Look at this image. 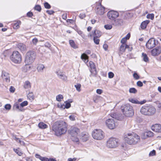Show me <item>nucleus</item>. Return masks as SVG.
<instances>
[{
	"label": "nucleus",
	"instance_id": "79ce46f5",
	"mask_svg": "<svg viewBox=\"0 0 161 161\" xmlns=\"http://www.w3.org/2000/svg\"><path fill=\"white\" fill-rule=\"evenodd\" d=\"M104 28L107 30H110L112 28V26L111 25L107 24L104 25Z\"/></svg>",
	"mask_w": 161,
	"mask_h": 161
},
{
	"label": "nucleus",
	"instance_id": "72a5a7b5",
	"mask_svg": "<svg viewBox=\"0 0 161 161\" xmlns=\"http://www.w3.org/2000/svg\"><path fill=\"white\" fill-rule=\"evenodd\" d=\"M72 102V101L71 100H69L68 102L66 101L65 102V105H64V107L65 108H68L70 107L71 106V104L70 103Z\"/></svg>",
	"mask_w": 161,
	"mask_h": 161
},
{
	"label": "nucleus",
	"instance_id": "ddd939ff",
	"mask_svg": "<svg viewBox=\"0 0 161 161\" xmlns=\"http://www.w3.org/2000/svg\"><path fill=\"white\" fill-rule=\"evenodd\" d=\"M27 104L28 102L27 101H25L21 103L20 105L17 103H15L14 105V107L19 109L20 111H22L24 110L23 107L27 105Z\"/></svg>",
	"mask_w": 161,
	"mask_h": 161
},
{
	"label": "nucleus",
	"instance_id": "1a4fd4ad",
	"mask_svg": "<svg viewBox=\"0 0 161 161\" xmlns=\"http://www.w3.org/2000/svg\"><path fill=\"white\" fill-rule=\"evenodd\" d=\"M118 139L111 137L108 139L107 142L106 146L109 148H115L117 147Z\"/></svg>",
	"mask_w": 161,
	"mask_h": 161
},
{
	"label": "nucleus",
	"instance_id": "f8f14e48",
	"mask_svg": "<svg viewBox=\"0 0 161 161\" xmlns=\"http://www.w3.org/2000/svg\"><path fill=\"white\" fill-rule=\"evenodd\" d=\"M106 125L110 129H113L115 127V122L113 119H109L106 121Z\"/></svg>",
	"mask_w": 161,
	"mask_h": 161
},
{
	"label": "nucleus",
	"instance_id": "20e7f679",
	"mask_svg": "<svg viewBox=\"0 0 161 161\" xmlns=\"http://www.w3.org/2000/svg\"><path fill=\"white\" fill-rule=\"evenodd\" d=\"M140 112L143 114L146 115H152L156 112V108L153 106L146 105L143 106L140 109Z\"/></svg>",
	"mask_w": 161,
	"mask_h": 161
},
{
	"label": "nucleus",
	"instance_id": "0eeeda50",
	"mask_svg": "<svg viewBox=\"0 0 161 161\" xmlns=\"http://www.w3.org/2000/svg\"><path fill=\"white\" fill-rule=\"evenodd\" d=\"M11 60L15 64H20L22 61L21 54L17 51H14L10 57Z\"/></svg>",
	"mask_w": 161,
	"mask_h": 161
},
{
	"label": "nucleus",
	"instance_id": "c85d7f7f",
	"mask_svg": "<svg viewBox=\"0 0 161 161\" xmlns=\"http://www.w3.org/2000/svg\"><path fill=\"white\" fill-rule=\"evenodd\" d=\"M14 151L19 156H21L23 154V153L19 148L17 149L14 148L13 149Z\"/></svg>",
	"mask_w": 161,
	"mask_h": 161
},
{
	"label": "nucleus",
	"instance_id": "603ef678",
	"mask_svg": "<svg viewBox=\"0 0 161 161\" xmlns=\"http://www.w3.org/2000/svg\"><path fill=\"white\" fill-rule=\"evenodd\" d=\"M127 40L126 39V38L123 37L121 40V42L122 44H125V43L126 42Z\"/></svg>",
	"mask_w": 161,
	"mask_h": 161
},
{
	"label": "nucleus",
	"instance_id": "4be33fe9",
	"mask_svg": "<svg viewBox=\"0 0 161 161\" xmlns=\"http://www.w3.org/2000/svg\"><path fill=\"white\" fill-rule=\"evenodd\" d=\"M90 66L91 68L90 71L91 73L95 74L96 73V68L95 65L93 62H89Z\"/></svg>",
	"mask_w": 161,
	"mask_h": 161
},
{
	"label": "nucleus",
	"instance_id": "bf43d9fd",
	"mask_svg": "<svg viewBox=\"0 0 161 161\" xmlns=\"http://www.w3.org/2000/svg\"><path fill=\"white\" fill-rule=\"evenodd\" d=\"M15 89L12 86H11L9 89L10 91L11 92H14L15 91Z\"/></svg>",
	"mask_w": 161,
	"mask_h": 161
},
{
	"label": "nucleus",
	"instance_id": "9d476101",
	"mask_svg": "<svg viewBox=\"0 0 161 161\" xmlns=\"http://www.w3.org/2000/svg\"><path fill=\"white\" fill-rule=\"evenodd\" d=\"M158 43V41L154 38L150 39L147 42L146 46L148 49H152L155 47Z\"/></svg>",
	"mask_w": 161,
	"mask_h": 161
},
{
	"label": "nucleus",
	"instance_id": "dca6fc26",
	"mask_svg": "<svg viewBox=\"0 0 161 161\" xmlns=\"http://www.w3.org/2000/svg\"><path fill=\"white\" fill-rule=\"evenodd\" d=\"M1 76L3 80L6 82L8 83L10 82V78L8 73L3 71L2 72Z\"/></svg>",
	"mask_w": 161,
	"mask_h": 161
},
{
	"label": "nucleus",
	"instance_id": "a19ab883",
	"mask_svg": "<svg viewBox=\"0 0 161 161\" xmlns=\"http://www.w3.org/2000/svg\"><path fill=\"white\" fill-rule=\"evenodd\" d=\"M147 18L150 19H153L154 18V14H148L147 16Z\"/></svg>",
	"mask_w": 161,
	"mask_h": 161
},
{
	"label": "nucleus",
	"instance_id": "a18cd8bd",
	"mask_svg": "<svg viewBox=\"0 0 161 161\" xmlns=\"http://www.w3.org/2000/svg\"><path fill=\"white\" fill-rule=\"evenodd\" d=\"M35 9L36 10L39 12H40L41 10V8L40 6L39 5H36L34 7Z\"/></svg>",
	"mask_w": 161,
	"mask_h": 161
},
{
	"label": "nucleus",
	"instance_id": "2eb2a0df",
	"mask_svg": "<svg viewBox=\"0 0 161 161\" xmlns=\"http://www.w3.org/2000/svg\"><path fill=\"white\" fill-rule=\"evenodd\" d=\"M91 53V51L87 50L85 51V53H84L81 55V58L85 63H86L88 61V57L86 54H90Z\"/></svg>",
	"mask_w": 161,
	"mask_h": 161
},
{
	"label": "nucleus",
	"instance_id": "a878e982",
	"mask_svg": "<svg viewBox=\"0 0 161 161\" xmlns=\"http://www.w3.org/2000/svg\"><path fill=\"white\" fill-rule=\"evenodd\" d=\"M89 135L87 133L83 132L81 134V139L83 141L85 142L88 139Z\"/></svg>",
	"mask_w": 161,
	"mask_h": 161
},
{
	"label": "nucleus",
	"instance_id": "e433bc0d",
	"mask_svg": "<svg viewBox=\"0 0 161 161\" xmlns=\"http://www.w3.org/2000/svg\"><path fill=\"white\" fill-rule=\"evenodd\" d=\"M69 44L73 48H77V46L75 44L74 41L72 40H70L69 41Z\"/></svg>",
	"mask_w": 161,
	"mask_h": 161
},
{
	"label": "nucleus",
	"instance_id": "de8ad7c7",
	"mask_svg": "<svg viewBox=\"0 0 161 161\" xmlns=\"http://www.w3.org/2000/svg\"><path fill=\"white\" fill-rule=\"evenodd\" d=\"M44 6L45 8L47 9H49L51 7L50 5L47 2L44 3Z\"/></svg>",
	"mask_w": 161,
	"mask_h": 161
},
{
	"label": "nucleus",
	"instance_id": "09e8293b",
	"mask_svg": "<svg viewBox=\"0 0 161 161\" xmlns=\"http://www.w3.org/2000/svg\"><path fill=\"white\" fill-rule=\"evenodd\" d=\"M4 108L6 110H9L11 108V106L10 104H7L5 105Z\"/></svg>",
	"mask_w": 161,
	"mask_h": 161
},
{
	"label": "nucleus",
	"instance_id": "412c9836",
	"mask_svg": "<svg viewBox=\"0 0 161 161\" xmlns=\"http://www.w3.org/2000/svg\"><path fill=\"white\" fill-rule=\"evenodd\" d=\"M56 73L60 79L64 80H67V77L62 72L58 70L56 72Z\"/></svg>",
	"mask_w": 161,
	"mask_h": 161
},
{
	"label": "nucleus",
	"instance_id": "6e6552de",
	"mask_svg": "<svg viewBox=\"0 0 161 161\" xmlns=\"http://www.w3.org/2000/svg\"><path fill=\"white\" fill-rule=\"evenodd\" d=\"M93 137L97 140H100L104 137V133L101 129L94 130L92 134Z\"/></svg>",
	"mask_w": 161,
	"mask_h": 161
},
{
	"label": "nucleus",
	"instance_id": "bb28decb",
	"mask_svg": "<svg viewBox=\"0 0 161 161\" xmlns=\"http://www.w3.org/2000/svg\"><path fill=\"white\" fill-rule=\"evenodd\" d=\"M149 21L147 20L142 22L141 25V27L142 29H145L147 27V24L149 23Z\"/></svg>",
	"mask_w": 161,
	"mask_h": 161
},
{
	"label": "nucleus",
	"instance_id": "680f3d73",
	"mask_svg": "<svg viewBox=\"0 0 161 161\" xmlns=\"http://www.w3.org/2000/svg\"><path fill=\"white\" fill-rule=\"evenodd\" d=\"M38 42V40L37 38H34L32 40V42L34 44H36Z\"/></svg>",
	"mask_w": 161,
	"mask_h": 161
},
{
	"label": "nucleus",
	"instance_id": "4468645a",
	"mask_svg": "<svg viewBox=\"0 0 161 161\" xmlns=\"http://www.w3.org/2000/svg\"><path fill=\"white\" fill-rule=\"evenodd\" d=\"M105 8L102 6L101 3H100L96 7V13L99 15L103 14L105 12Z\"/></svg>",
	"mask_w": 161,
	"mask_h": 161
},
{
	"label": "nucleus",
	"instance_id": "37998d69",
	"mask_svg": "<svg viewBox=\"0 0 161 161\" xmlns=\"http://www.w3.org/2000/svg\"><path fill=\"white\" fill-rule=\"evenodd\" d=\"M98 38L96 37H93V41L96 44H98L99 43L100 40L98 39Z\"/></svg>",
	"mask_w": 161,
	"mask_h": 161
},
{
	"label": "nucleus",
	"instance_id": "7c9ffc66",
	"mask_svg": "<svg viewBox=\"0 0 161 161\" xmlns=\"http://www.w3.org/2000/svg\"><path fill=\"white\" fill-rule=\"evenodd\" d=\"M24 87L25 89H29L31 87V84L28 81H25L24 83Z\"/></svg>",
	"mask_w": 161,
	"mask_h": 161
},
{
	"label": "nucleus",
	"instance_id": "6e6d98bb",
	"mask_svg": "<svg viewBox=\"0 0 161 161\" xmlns=\"http://www.w3.org/2000/svg\"><path fill=\"white\" fill-rule=\"evenodd\" d=\"M70 120L74 121L75 120V116L74 115H71L69 117Z\"/></svg>",
	"mask_w": 161,
	"mask_h": 161
},
{
	"label": "nucleus",
	"instance_id": "69168bd1",
	"mask_svg": "<svg viewBox=\"0 0 161 161\" xmlns=\"http://www.w3.org/2000/svg\"><path fill=\"white\" fill-rule=\"evenodd\" d=\"M45 46L46 47H51L50 44L48 42H47L45 43Z\"/></svg>",
	"mask_w": 161,
	"mask_h": 161
},
{
	"label": "nucleus",
	"instance_id": "7ed1b4c3",
	"mask_svg": "<svg viewBox=\"0 0 161 161\" xmlns=\"http://www.w3.org/2000/svg\"><path fill=\"white\" fill-rule=\"evenodd\" d=\"M121 109L123 114L127 117H131L134 114V111L133 107L129 104L122 105Z\"/></svg>",
	"mask_w": 161,
	"mask_h": 161
},
{
	"label": "nucleus",
	"instance_id": "a211bd4d",
	"mask_svg": "<svg viewBox=\"0 0 161 161\" xmlns=\"http://www.w3.org/2000/svg\"><path fill=\"white\" fill-rule=\"evenodd\" d=\"M151 129L157 132H161V125L158 124L153 125L151 127Z\"/></svg>",
	"mask_w": 161,
	"mask_h": 161
},
{
	"label": "nucleus",
	"instance_id": "aec40b11",
	"mask_svg": "<svg viewBox=\"0 0 161 161\" xmlns=\"http://www.w3.org/2000/svg\"><path fill=\"white\" fill-rule=\"evenodd\" d=\"M129 101L135 104H142L144 103H145L146 102V101L144 100L143 101H142L141 102L137 100L135 98H130L129 99Z\"/></svg>",
	"mask_w": 161,
	"mask_h": 161
},
{
	"label": "nucleus",
	"instance_id": "4c0bfd02",
	"mask_svg": "<svg viewBox=\"0 0 161 161\" xmlns=\"http://www.w3.org/2000/svg\"><path fill=\"white\" fill-rule=\"evenodd\" d=\"M63 97L62 95L59 94L56 97V100L58 102H61L63 99Z\"/></svg>",
	"mask_w": 161,
	"mask_h": 161
},
{
	"label": "nucleus",
	"instance_id": "052dcab7",
	"mask_svg": "<svg viewBox=\"0 0 161 161\" xmlns=\"http://www.w3.org/2000/svg\"><path fill=\"white\" fill-rule=\"evenodd\" d=\"M46 12L48 14H53L54 13V12L53 11V10H47V11H46Z\"/></svg>",
	"mask_w": 161,
	"mask_h": 161
},
{
	"label": "nucleus",
	"instance_id": "5701e85b",
	"mask_svg": "<svg viewBox=\"0 0 161 161\" xmlns=\"http://www.w3.org/2000/svg\"><path fill=\"white\" fill-rule=\"evenodd\" d=\"M92 35L91 34L90 35L91 36H93L94 37L99 38L101 36V32L97 30H96L94 31H92Z\"/></svg>",
	"mask_w": 161,
	"mask_h": 161
},
{
	"label": "nucleus",
	"instance_id": "0e129e2a",
	"mask_svg": "<svg viewBox=\"0 0 161 161\" xmlns=\"http://www.w3.org/2000/svg\"><path fill=\"white\" fill-rule=\"evenodd\" d=\"M27 15L28 17H31L33 16V14L32 12H29L27 13Z\"/></svg>",
	"mask_w": 161,
	"mask_h": 161
},
{
	"label": "nucleus",
	"instance_id": "423d86ee",
	"mask_svg": "<svg viewBox=\"0 0 161 161\" xmlns=\"http://www.w3.org/2000/svg\"><path fill=\"white\" fill-rule=\"evenodd\" d=\"M36 54L33 51H30L28 52L25 56V62L28 64L33 63L36 59Z\"/></svg>",
	"mask_w": 161,
	"mask_h": 161
},
{
	"label": "nucleus",
	"instance_id": "5fc2aeb1",
	"mask_svg": "<svg viewBox=\"0 0 161 161\" xmlns=\"http://www.w3.org/2000/svg\"><path fill=\"white\" fill-rule=\"evenodd\" d=\"M86 17V15L85 13H83L80 14L79 15V17L81 19H83L84 18H85Z\"/></svg>",
	"mask_w": 161,
	"mask_h": 161
},
{
	"label": "nucleus",
	"instance_id": "c03bdc74",
	"mask_svg": "<svg viewBox=\"0 0 161 161\" xmlns=\"http://www.w3.org/2000/svg\"><path fill=\"white\" fill-rule=\"evenodd\" d=\"M20 23V21H18L17 23L14 24V29H17L19 27V24Z\"/></svg>",
	"mask_w": 161,
	"mask_h": 161
},
{
	"label": "nucleus",
	"instance_id": "cd10ccee",
	"mask_svg": "<svg viewBox=\"0 0 161 161\" xmlns=\"http://www.w3.org/2000/svg\"><path fill=\"white\" fill-rule=\"evenodd\" d=\"M45 68L44 65L42 64H38L37 69V71L39 72H42L43 71V69Z\"/></svg>",
	"mask_w": 161,
	"mask_h": 161
},
{
	"label": "nucleus",
	"instance_id": "c756f323",
	"mask_svg": "<svg viewBox=\"0 0 161 161\" xmlns=\"http://www.w3.org/2000/svg\"><path fill=\"white\" fill-rule=\"evenodd\" d=\"M38 127L40 129H44L47 127V125L43 122H40L38 124Z\"/></svg>",
	"mask_w": 161,
	"mask_h": 161
},
{
	"label": "nucleus",
	"instance_id": "f03ea898",
	"mask_svg": "<svg viewBox=\"0 0 161 161\" xmlns=\"http://www.w3.org/2000/svg\"><path fill=\"white\" fill-rule=\"evenodd\" d=\"M125 142L130 145H135L140 141V136L134 133H128L124 135Z\"/></svg>",
	"mask_w": 161,
	"mask_h": 161
},
{
	"label": "nucleus",
	"instance_id": "393cba45",
	"mask_svg": "<svg viewBox=\"0 0 161 161\" xmlns=\"http://www.w3.org/2000/svg\"><path fill=\"white\" fill-rule=\"evenodd\" d=\"M17 47L22 52H24L26 50V45L23 43H19L17 45Z\"/></svg>",
	"mask_w": 161,
	"mask_h": 161
},
{
	"label": "nucleus",
	"instance_id": "2f4dec72",
	"mask_svg": "<svg viewBox=\"0 0 161 161\" xmlns=\"http://www.w3.org/2000/svg\"><path fill=\"white\" fill-rule=\"evenodd\" d=\"M128 45L126 44H122L120 47V51L123 52L125 51L127 47H128Z\"/></svg>",
	"mask_w": 161,
	"mask_h": 161
},
{
	"label": "nucleus",
	"instance_id": "3c124183",
	"mask_svg": "<svg viewBox=\"0 0 161 161\" xmlns=\"http://www.w3.org/2000/svg\"><path fill=\"white\" fill-rule=\"evenodd\" d=\"M108 76L109 78H112L114 77V75L113 72H110L108 73Z\"/></svg>",
	"mask_w": 161,
	"mask_h": 161
},
{
	"label": "nucleus",
	"instance_id": "473e14b6",
	"mask_svg": "<svg viewBox=\"0 0 161 161\" xmlns=\"http://www.w3.org/2000/svg\"><path fill=\"white\" fill-rule=\"evenodd\" d=\"M13 139L15 140L17 142H19L21 144H24L23 141H21L19 138H17L16 135H13Z\"/></svg>",
	"mask_w": 161,
	"mask_h": 161
},
{
	"label": "nucleus",
	"instance_id": "ea45409f",
	"mask_svg": "<svg viewBox=\"0 0 161 161\" xmlns=\"http://www.w3.org/2000/svg\"><path fill=\"white\" fill-rule=\"evenodd\" d=\"M129 92L130 93H136L137 92V90L134 88H130Z\"/></svg>",
	"mask_w": 161,
	"mask_h": 161
},
{
	"label": "nucleus",
	"instance_id": "9b49d317",
	"mask_svg": "<svg viewBox=\"0 0 161 161\" xmlns=\"http://www.w3.org/2000/svg\"><path fill=\"white\" fill-rule=\"evenodd\" d=\"M108 18L111 20H114L119 16V13L115 11L112 10L108 13Z\"/></svg>",
	"mask_w": 161,
	"mask_h": 161
},
{
	"label": "nucleus",
	"instance_id": "8fccbe9b",
	"mask_svg": "<svg viewBox=\"0 0 161 161\" xmlns=\"http://www.w3.org/2000/svg\"><path fill=\"white\" fill-rule=\"evenodd\" d=\"M156 152L155 150H153L152 151L150 152L149 153V156H152L155 155Z\"/></svg>",
	"mask_w": 161,
	"mask_h": 161
},
{
	"label": "nucleus",
	"instance_id": "49530a36",
	"mask_svg": "<svg viewBox=\"0 0 161 161\" xmlns=\"http://www.w3.org/2000/svg\"><path fill=\"white\" fill-rule=\"evenodd\" d=\"M133 76L136 80H138L140 78L139 75L136 73H134L133 74Z\"/></svg>",
	"mask_w": 161,
	"mask_h": 161
},
{
	"label": "nucleus",
	"instance_id": "f704fd0d",
	"mask_svg": "<svg viewBox=\"0 0 161 161\" xmlns=\"http://www.w3.org/2000/svg\"><path fill=\"white\" fill-rule=\"evenodd\" d=\"M28 98L29 99L31 100H32L34 99V96L33 93L32 92H30L27 95Z\"/></svg>",
	"mask_w": 161,
	"mask_h": 161
},
{
	"label": "nucleus",
	"instance_id": "f257e3e1",
	"mask_svg": "<svg viewBox=\"0 0 161 161\" xmlns=\"http://www.w3.org/2000/svg\"><path fill=\"white\" fill-rule=\"evenodd\" d=\"M67 125L63 121L56 122L53 127V130L56 135L58 136L64 134L67 131Z\"/></svg>",
	"mask_w": 161,
	"mask_h": 161
},
{
	"label": "nucleus",
	"instance_id": "c9c22d12",
	"mask_svg": "<svg viewBox=\"0 0 161 161\" xmlns=\"http://www.w3.org/2000/svg\"><path fill=\"white\" fill-rule=\"evenodd\" d=\"M142 55L143 60L145 62H147L149 61V59L147 55L145 53H142Z\"/></svg>",
	"mask_w": 161,
	"mask_h": 161
},
{
	"label": "nucleus",
	"instance_id": "13d9d810",
	"mask_svg": "<svg viewBox=\"0 0 161 161\" xmlns=\"http://www.w3.org/2000/svg\"><path fill=\"white\" fill-rule=\"evenodd\" d=\"M97 93L99 94H101L103 92L102 90L100 89H97L96 90Z\"/></svg>",
	"mask_w": 161,
	"mask_h": 161
},
{
	"label": "nucleus",
	"instance_id": "58836bf2",
	"mask_svg": "<svg viewBox=\"0 0 161 161\" xmlns=\"http://www.w3.org/2000/svg\"><path fill=\"white\" fill-rule=\"evenodd\" d=\"M81 85L80 84H77L75 85V87L76 90L79 92L81 91Z\"/></svg>",
	"mask_w": 161,
	"mask_h": 161
},
{
	"label": "nucleus",
	"instance_id": "4d7b16f0",
	"mask_svg": "<svg viewBox=\"0 0 161 161\" xmlns=\"http://www.w3.org/2000/svg\"><path fill=\"white\" fill-rule=\"evenodd\" d=\"M42 161H49V159L46 157H42L41 159Z\"/></svg>",
	"mask_w": 161,
	"mask_h": 161
},
{
	"label": "nucleus",
	"instance_id": "338daca9",
	"mask_svg": "<svg viewBox=\"0 0 161 161\" xmlns=\"http://www.w3.org/2000/svg\"><path fill=\"white\" fill-rule=\"evenodd\" d=\"M76 159V158H70L68 159V161H75Z\"/></svg>",
	"mask_w": 161,
	"mask_h": 161
},
{
	"label": "nucleus",
	"instance_id": "6ab92c4d",
	"mask_svg": "<svg viewBox=\"0 0 161 161\" xmlns=\"http://www.w3.org/2000/svg\"><path fill=\"white\" fill-rule=\"evenodd\" d=\"M154 135V133L151 131H149L144 132L142 136L143 139H145L147 137H151Z\"/></svg>",
	"mask_w": 161,
	"mask_h": 161
},
{
	"label": "nucleus",
	"instance_id": "864d4df0",
	"mask_svg": "<svg viewBox=\"0 0 161 161\" xmlns=\"http://www.w3.org/2000/svg\"><path fill=\"white\" fill-rule=\"evenodd\" d=\"M137 85L139 87H142L143 86L142 83L140 81H137L136 83Z\"/></svg>",
	"mask_w": 161,
	"mask_h": 161
},
{
	"label": "nucleus",
	"instance_id": "774afa93",
	"mask_svg": "<svg viewBox=\"0 0 161 161\" xmlns=\"http://www.w3.org/2000/svg\"><path fill=\"white\" fill-rule=\"evenodd\" d=\"M157 107L160 109H161V102H158L157 103Z\"/></svg>",
	"mask_w": 161,
	"mask_h": 161
},
{
	"label": "nucleus",
	"instance_id": "39448f33",
	"mask_svg": "<svg viewBox=\"0 0 161 161\" xmlns=\"http://www.w3.org/2000/svg\"><path fill=\"white\" fill-rule=\"evenodd\" d=\"M68 132L71 136V139L73 142L77 143L79 142V140L77 137L80 132L79 129L75 126H72L69 130Z\"/></svg>",
	"mask_w": 161,
	"mask_h": 161
},
{
	"label": "nucleus",
	"instance_id": "b1692460",
	"mask_svg": "<svg viewBox=\"0 0 161 161\" xmlns=\"http://www.w3.org/2000/svg\"><path fill=\"white\" fill-rule=\"evenodd\" d=\"M123 23V20L122 19H115L113 22L112 24L114 26L121 25Z\"/></svg>",
	"mask_w": 161,
	"mask_h": 161
},
{
	"label": "nucleus",
	"instance_id": "f3484780",
	"mask_svg": "<svg viewBox=\"0 0 161 161\" xmlns=\"http://www.w3.org/2000/svg\"><path fill=\"white\" fill-rule=\"evenodd\" d=\"M161 53V47H158L151 51L152 55L153 56H158Z\"/></svg>",
	"mask_w": 161,
	"mask_h": 161
},
{
	"label": "nucleus",
	"instance_id": "e2e57ef3",
	"mask_svg": "<svg viewBox=\"0 0 161 161\" xmlns=\"http://www.w3.org/2000/svg\"><path fill=\"white\" fill-rule=\"evenodd\" d=\"M103 47L105 51L107 50L108 47V45L106 44H104L103 45Z\"/></svg>",
	"mask_w": 161,
	"mask_h": 161
}]
</instances>
